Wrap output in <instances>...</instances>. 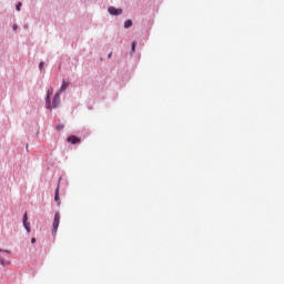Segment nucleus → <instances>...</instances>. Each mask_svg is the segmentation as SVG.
<instances>
[{
    "mask_svg": "<svg viewBox=\"0 0 284 284\" xmlns=\"http://www.w3.org/2000/svg\"><path fill=\"white\" fill-rule=\"evenodd\" d=\"M112 57V53H109V59Z\"/></svg>",
    "mask_w": 284,
    "mask_h": 284,
    "instance_id": "dca6fc26",
    "label": "nucleus"
},
{
    "mask_svg": "<svg viewBox=\"0 0 284 284\" xmlns=\"http://www.w3.org/2000/svg\"><path fill=\"white\" fill-rule=\"evenodd\" d=\"M124 28H132V20H126L124 22Z\"/></svg>",
    "mask_w": 284,
    "mask_h": 284,
    "instance_id": "9d476101",
    "label": "nucleus"
},
{
    "mask_svg": "<svg viewBox=\"0 0 284 284\" xmlns=\"http://www.w3.org/2000/svg\"><path fill=\"white\" fill-rule=\"evenodd\" d=\"M61 103V93L58 92L54 94L53 101H52V108H57Z\"/></svg>",
    "mask_w": 284,
    "mask_h": 284,
    "instance_id": "7ed1b4c3",
    "label": "nucleus"
},
{
    "mask_svg": "<svg viewBox=\"0 0 284 284\" xmlns=\"http://www.w3.org/2000/svg\"><path fill=\"white\" fill-rule=\"evenodd\" d=\"M31 243H32V244H36V243H37V239H36V237H32V239H31Z\"/></svg>",
    "mask_w": 284,
    "mask_h": 284,
    "instance_id": "ddd939ff",
    "label": "nucleus"
},
{
    "mask_svg": "<svg viewBox=\"0 0 284 284\" xmlns=\"http://www.w3.org/2000/svg\"><path fill=\"white\" fill-rule=\"evenodd\" d=\"M52 93V89H49L48 90V94H47V100H45V103H47V108H50V94Z\"/></svg>",
    "mask_w": 284,
    "mask_h": 284,
    "instance_id": "6e6552de",
    "label": "nucleus"
},
{
    "mask_svg": "<svg viewBox=\"0 0 284 284\" xmlns=\"http://www.w3.org/2000/svg\"><path fill=\"white\" fill-rule=\"evenodd\" d=\"M43 62H40V64H39V68H40V70H43Z\"/></svg>",
    "mask_w": 284,
    "mask_h": 284,
    "instance_id": "4468645a",
    "label": "nucleus"
},
{
    "mask_svg": "<svg viewBox=\"0 0 284 284\" xmlns=\"http://www.w3.org/2000/svg\"><path fill=\"white\" fill-rule=\"evenodd\" d=\"M108 10L113 16H118V14H122L123 13V9H116L114 7H109Z\"/></svg>",
    "mask_w": 284,
    "mask_h": 284,
    "instance_id": "39448f33",
    "label": "nucleus"
},
{
    "mask_svg": "<svg viewBox=\"0 0 284 284\" xmlns=\"http://www.w3.org/2000/svg\"><path fill=\"white\" fill-rule=\"evenodd\" d=\"M13 30H17V24L13 27Z\"/></svg>",
    "mask_w": 284,
    "mask_h": 284,
    "instance_id": "2eb2a0df",
    "label": "nucleus"
},
{
    "mask_svg": "<svg viewBox=\"0 0 284 284\" xmlns=\"http://www.w3.org/2000/svg\"><path fill=\"white\" fill-rule=\"evenodd\" d=\"M22 223H23L24 230H27V233L30 234L31 229H30V222H28V212L24 213Z\"/></svg>",
    "mask_w": 284,
    "mask_h": 284,
    "instance_id": "f03ea898",
    "label": "nucleus"
},
{
    "mask_svg": "<svg viewBox=\"0 0 284 284\" xmlns=\"http://www.w3.org/2000/svg\"><path fill=\"white\" fill-rule=\"evenodd\" d=\"M0 265H2V267H8V265H10V261H6L3 257H0Z\"/></svg>",
    "mask_w": 284,
    "mask_h": 284,
    "instance_id": "1a4fd4ad",
    "label": "nucleus"
},
{
    "mask_svg": "<svg viewBox=\"0 0 284 284\" xmlns=\"http://www.w3.org/2000/svg\"><path fill=\"white\" fill-rule=\"evenodd\" d=\"M61 223V214L59 212H55L54 220L52 223V235L57 236V232L59 230V224Z\"/></svg>",
    "mask_w": 284,
    "mask_h": 284,
    "instance_id": "f257e3e1",
    "label": "nucleus"
},
{
    "mask_svg": "<svg viewBox=\"0 0 284 284\" xmlns=\"http://www.w3.org/2000/svg\"><path fill=\"white\" fill-rule=\"evenodd\" d=\"M68 143H72V145H77V143H81V139L77 138L75 135H70L67 139Z\"/></svg>",
    "mask_w": 284,
    "mask_h": 284,
    "instance_id": "20e7f679",
    "label": "nucleus"
},
{
    "mask_svg": "<svg viewBox=\"0 0 284 284\" xmlns=\"http://www.w3.org/2000/svg\"><path fill=\"white\" fill-rule=\"evenodd\" d=\"M69 85H70V83H68V82H65V80H63L59 93L61 94V92H65L68 90Z\"/></svg>",
    "mask_w": 284,
    "mask_h": 284,
    "instance_id": "423d86ee",
    "label": "nucleus"
},
{
    "mask_svg": "<svg viewBox=\"0 0 284 284\" xmlns=\"http://www.w3.org/2000/svg\"><path fill=\"white\" fill-rule=\"evenodd\" d=\"M22 6H23V4H22L21 2H19V3L17 4L16 9L18 10V12L21 11V7H22Z\"/></svg>",
    "mask_w": 284,
    "mask_h": 284,
    "instance_id": "9b49d317",
    "label": "nucleus"
},
{
    "mask_svg": "<svg viewBox=\"0 0 284 284\" xmlns=\"http://www.w3.org/2000/svg\"><path fill=\"white\" fill-rule=\"evenodd\" d=\"M136 50V42L132 43V52H134Z\"/></svg>",
    "mask_w": 284,
    "mask_h": 284,
    "instance_id": "f8f14e48",
    "label": "nucleus"
},
{
    "mask_svg": "<svg viewBox=\"0 0 284 284\" xmlns=\"http://www.w3.org/2000/svg\"><path fill=\"white\" fill-rule=\"evenodd\" d=\"M54 201L58 205H61V197L59 196V189L55 190Z\"/></svg>",
    "mask_w": 284,
    "mask_h": 284,
    "instance_id": "0eeeda50",
    "label": "nucleus"
}]
</instances>
